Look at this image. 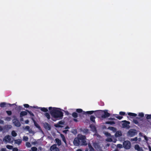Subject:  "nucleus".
I'll return each mask as SVG.
<instances>
[{
  "mask_svg": "<svg viewBox=\"0 0 151 151\" xmlns=\"http://www.w3.org/2000/svg\"><path fill=\"white\" fill-rule=\"evenodd\" d=\"M50 113L52 116L56 119H62L63 116V113L58 109L57 108L50 107L48 108Z\"/></svg>",
  "mask_w": 151,
  "mask_h": 151,
  "instance_id": "obj_1",
  "label": "nucleus"
},
{
  "mask_svg": "<svg viewBox=\"0 0 151 151\" xmlns=\"http://www.w3.org/2000/svg\"><path fill=\"white\" fill-rule=\"evenodd\" d=\"M86 137L85 136L78 135V137L75 138L73 142V143L76 146H79L80 145V141L82 142L81 145H87L86 141Z\"/></svg>",
  "mask_w": 151,
  "mask_h": 151,
  "instance_id": "obj_2",
  "label": "nucleus"
},
{
  "mask_svg": "<svg viewBox=\"0 0 151 151\" xmlns=\"http://www.w3.org/2000/svg\"><path fill=\"white\" fill-rule=\"evenodd\" d=\"M137 130L135 129H131L128 132L127 135L128 137H132L137 134Z\"/></svg>",
  "mask_w": 151,
  "mask_h": 151,
  "instance_id": "obj_3",
  "label": "nucleus"
},
{
  "mask_svg": "<svg viewBox=\"0 0 151 151\" xmlns=\"http://www.w3.org/2000/svg\"><path fill=\"white\" fill-rule=\"evenodd\" d=\"M97 111H99V112H101L102 114V115L101 116V117L103 119H105L106 118L110 116V114L107 112V111L106 110H105L104 111L102 110H98Z\"/></svg>",
  "mask_w": 151,
  "mask_h": 151,
  "instance_id": "obj_4",
  "label": "nucleus"
},
{
  "mask_svg": "<svg viewBox=\"0 0 151 151\" xmlns=\"http://www.w3.org/2000/svg\"><path fill=\"white\" fill-rule=\"evenodd\" d=\"M123 146L126 149H130L131 146L130 142L129 141H124L123 143Z\"/></svg>",
  "mask_w": 151,
  "mask_h": 151,
  "instance_id": "obj_5",
  "label": "nucleus"
},
{
  "mask_svg": "<svg viewBox=\"0 0 151 151\" xmlns=\"http://www.w3.org/2000/svg\"><path fill=\"white\" fill-rule=\"evenodd\" d=\"M122 122H123V123L122 124V127L123 128H126L128 129L130 128V126H129V124H130V122H129L127 121L126 120H124L122 121Z\"/></svg>",
  "mask_w": 151,
  "mask_h": 151,
  "instance_id": "obj_6",
  "label": "nucleus"
},
{
  "mask_svg": "<svg viewBox=\"0 0 151 151\" xmlns=\"http://www.w3.org/2000/svg\"><path fill=\"white\" fill-rule=\"evenodd\" d=\"M13 122L15 126L17 127H19L21 126V124L17 118L14 119L13 120Z\"/></svg>",
  "mask_w": 151,
  "mask_h": 151,
  "instance_id": "obj_7",
  "label": "nucleus"
},
{
  "mask_svg": "<svg viewBox=\"0 0 151 151\" xmlns=\"http://www.w3.org/2000/svg\"><path fill=\"white\" fill-rule=\"evenodd\" d=\"M50 149L51 151H60L59 148L57 147L56 144H54L51 146L50 147Z\"/></svg>",
  "mask_w": 151,
  "mask_h": 151,
  "instance_id": "obj_8",
  "label": "nucleus"
},
{
  "mask_svg": "<svg viewBox=\"0 0 151 151\" xmlns=\"http://www.w3.org/2000/svg\"><path fill=\"white\" fill-rule=\"evenodd\" d=\"M11 137L9 135L5 136L3 139V141H5L6 142H10L11 140Z\"/></svg>",
  "mask_w": 151,
  "mask_h": 151,
  "instance_id": "obj_9",
  "label": "nucleus"
},
{
  "mask_svg": "<svg viewBox=\"0 0 151 151\" xmlns=\"http://www.w3.org/2000/svg\"><path fill=\"white\" fill-rule=\"evenodd\" d=\"M44 128L48 130H50L51 129V126L47 122H45L44 124Z\"/></svg>",
  "mask_w": 151,
  "mask_h": 151,
  "instance_id": "obj_10",
  "label": "nucleus"
},
{
  "mask_svg": "<svg viewBox=\"0 0 151 151\" xmlns=\"http://www.w3.org/2000/svg\"><path fill=\"white\" fill-rule=\"evenodd\" d=\"M32 119L33 121V122L34 123V125L37 128H38L39 129H41V128L40 127V125L36 122L35 121V120L33 118H32Z\"/></svg>",
  "mask_w": 151,
  "mask_h": 151,
  "instance_id": "obj_11",
  "label": "nucleus"
},
{
  "mask_svg": "<svg viewBox=\"0 0 151 151\" xmlns=\"http://www.w3.org/2000/svg\"><path fill=\"white\" fill-rule=\"evenodd\" d=\"M135 149L138 151H142L143 150L142 148L140 147L139 145H136L134 146Z\"/></svg>",
  "mask_w": 151,
  "mask_h": 151,
  "instance_id": "obj_12",
  "label": "nucleus"
},
{
  "mask_svg": "<svg viewBox=\"0 0 151 151\" xmlns=\"http://www.w3.org/2000/svg\"><path fill=\"white\" fill-rule=\"evenodd\" d=\"M122 135V133L121 131H118L116 132L115 134V136L116 137H121Z\"/></svg>",
  "mask_w": 151,
  "mask_h": 151,
  "instance_id": "obj_13",
  "label": "nucleus"
},
{
  "mask_svg": "<svg viewBox=\"0 0 151 151\" xmlns=\"http://www.w3.org/2000/svg\"><path fill=\"white\" fill-rule=\"evenodd\" d=\"M27 112L26 111H22L20 114V117H22L23 116L27 115Z\"/></svg>",
  "mask_w": 151,
  "mask_h": 151,
  "instance_id": "obj_14",
  "label": "nucleus"
},
{
  "mask_svg": "<svg viewBox=\"0 0 151 151\" xmlns=\"http://www.w3.org/2000/svg\"><path fill=\"white\" fill-rule=\"evenodd\" d=\"M15 144H17L18 145H20L22 142V140L20 139L14 140Z\"/></svg>",
  "mask_w": 151,
  "mask_h": 151,
  "instance_id": "obj_15",
  "label": "nucleus"
},
{
  "mask_svg": "<svg viewBox=\"0 0 151 151\" xmlns=\"http://www.w3.org/2000/svg\"><path fill=\"white\" fill-rule=\"evenodd\" d=\"M38 109H40L41 111L44 112H46V113L48 111V110L47 108H46L39 107L38 108Z\"/></svg>",
  "mask_w": 151,
  "mask_h": 151,
  "instance_id": "obj_16",
  "label": "nucleus"
},
{
  "mask_svg": "<svg viewBox=\"0 0 151 151\" xmlns=\"http://www.w3.org/2000/svg\"><path fill=\"white\" fill-rule=\"evenodd\" d=\"M108 129L111 131H112L114 132H116V128L114 127H108Z\"/></svg>",
  "mask_w": 151,
  "mask_h": 151,
  "instance_id": "obj_17",
  "label": "nucleus"
},
{
  "mask_svg": "<svg viewBox=\"0 0 151 151\" xmlns=\"http://www.w3.org/2000/svg\"><path fill=\"white\" fill-rule=\"evenodd\" d=\"M55 141L56 143L58 146H60L61 145V140L58 138H56L55 139Z\"/></svg>",
  "mask_w": 151,
  "mask_h": 151,
  "instance_id": "obj_18",
  "label": "nucleus"
},
{
  "mask_svg": "<svg viewBox=\"0 0 151 151\" xmlns=\"http://www.w3.org/2000/svg\"><path fill=\"white\" fill-rule=\"evenodd\" d=\"M88 147L89 149V151H94V149L90 143L88 144Z\"/></svg>",
  "mask_w": 151,
  "mask_h": 151,
  "instance_id": "obj_19",
  "label": "nucleus"
},
{
  "mask_svg": "<svg viewBox=\"0 0 151 151\" xmlns=\"http://www.w3.org/2000/svg\"><path fill=\"white\" fill-rule=\"evenodd\" d=\"M97 111H87L86 112H84L86 114H91L93 113L94 112Z\"/></svg>",
  "mask_w": 151,
  "mask_h": 151,
  "instance_id": "obj_20",
  "label": "nucleus"
},
{
  "mask_svg": "<svg viewBox=\"0 0 151 151\" xmlns=\"http://www.w3.org/2000/svg\"><path fill=\"white\" fill-rule=\"evenodd\" d=\"M60 136L62 138L63 141L64 142V143L65 144H66V141L64 135L63 134H60Z\"/></svg>",
  "mask_w": 151,
  "mask_h": 151,
  "instance_id": "obj_21",
  "label": "nucleus"
},
{
  "mask_svg": "<svg viewBox=\"0 0 151 151\" xmlns=\"http://www.w3.org/2000/svg\"><path fill=\"white\" fill-rule=\"evenodd\" d=\"M7 104L5 102H2L0 104V106L2 108L7 106Z\"/></svg>",
  "mask_w": 151,
  "mask_h": 151,
  "instance_id": "obj_22",
  "label": "nucleus"
},
{
  "mask_svg": "<svg viewBox=\"0 0 151 151\" xmlns=\"http://www.w3.org/2000/svg\"><path fill=\"white\" fill-rule=\"evenodd\" d=\"M95 117L93 115H91L90 117V119L91 121L94 123H95Z\"/></svg>",
  "mask_w": 151,
  "mask_h": 151,
  "instance_id": "obj_23",
  "label": "nucleus"
},
{
  "mask_svg": "<svg viewBox=\"0 0 151 151\" xmlns=\"http://www.w3.org/2000/svg\"><path fill=\"white\" fill-rule=\"evenodd\" d=\"M128 115L130 116H134L135 117L137 116V114L135 113H131V112H129L128 113Z\"/></svg>",
  "mask_w": 151,
  "mask_h": 151,
  "instance_id": "obj_24",
  "label": "nucleus"
},
{
  "mask_svg": "<svg viewBox=\"0 0 151 151\" xmlns=\"http://www.w3.org/2000/svg\"><path fill=\"white\" fill-rule=\"evenodd\" d=\"M105 124H108L112 125L115 124V122L114 121H107L105 122Z\"/></svg>",
  "mask_w": 151,
  "mask_h": 151,
  "instance_id": "obj_25",
  "label": "nucleus"
},
{
  "mask_svg": "<svg viewBox=\"0 0 151 151\" xmlns=\"http://www.w3.org/2000/svg\"><path fill=\"white\" fill-rule=\"evenodd\" d=\"M72 116L74 118H76L78 116V115L77 113L74 112L72 114Z\"/></svg>",
  "mask_w": 151,
  "mask_h": 151,
  "instance_id": "obj_26",
  "label": "nucleus"
},
{
  "mask_svg": "<svg viewBox=\"0 0 151 151\" xmlns=\"http://www.w3.org/2000/svg\"><path fill=\"white\" fill-rule=\"evenodd\" d=\"M45 116L49 120L50 119V114L47 112H46L45 114Z\"/></svg>",
  "mask_w": 151,
  "mask_h": 151,
  "instance_id": "obj_27",
  "label": "nucleus"
},
{
  "mask_svg": "<svg viewBox=\"0 0 151 151\" xmlns=\"http://www.w3.org/2000/svg\"><path fill=\"white\" fill-rule=\"evenodd\" d=\"M24 109L21 106H19L17 109V110L18 111H20L21 110H23Z\"/></svg>",
  "mask_w": 151,
  "mask_h": 151,
  "instance_id": "obj_28",
  "label": "nucleus"
},
{
  "mask_svg": "<svg viewBox=\"0 0 151 151\" xmlns=\"http://www.w3.org/2000/svg\"><path fill=\"white\" fill-rule=\"evenodd\" d=\"M12 136L15 137L17 135V133L14 131H13L12 132Z\"/></svg>",
  "mask_w": 151,
  "mask_h": 151,
  "instance_id": "obj_29",
  "label": "nucleus"
},
{
  "mask_svg": "<svg viewBox=\"0 0 151 151\" xmlns=\"http://www.w3.org/2000/svg\"><path fill=\"white\" fill-rule=\"evenodd\" d=\"M26 111L29 113L30 116H35L34 114L31 111L28 110H26Z\"/></svg>",
  "mask_w": 151,
  "mask_h": 151,
  "instance_id": "obj_30",
  "label": "nucleus"
},
{
  "mask_svg": "<svg viewBox=\"0 0 151 151\" xmlns=\"http://www.w3.org/2000/svg\"><path fill=\"white\" fill-rule=\"evenodd\" d=\"M145 116L147 119H151V114H146Z\"/></svg>",
  "mask_w": 151,
  "mask_h": 151,
  "instance_id": "obj_31",
  "label": "nucleus"
},
{
  "mask_svg": "<svg viewBox=\"0 0 151 151\" xmlns=\"http://www.w3.org/2000/svg\"><path fill=\"white\" fill-rule=\"evenodd\" d=\"M28 138L27 136H24L23 137V140L25 141H27L28 140Z\"/></svg>",
  "mask_w": 151,
  "mask_h": 151,
  "instance_id": "obj_32",
  "label": "nucleus"
},
{
  "mask_svg": "<svg viewBox=\"0 0 151 151\" xmlns=\"http://www.w3.org/2000/svg\"><path fill=\"white\" fill-rule=\"evenodd\" d=\"M6 148L9 150H11L13 148V147L12 145H7L6 146Z\"/></svg>",
  "mask_w": 151,
  "mask_h": 151,
  "instance_id": "obj_33",
  "label": "nucleus"
},
{
  "mask_svg": "<svg viewBox=\"0 0 151 151\" xmlns=\"http://www.w3.org/2000/svg\"><path fill=\"white\" fill-rule=\"evenodd\" d=\"M106 141L108 142H111L112 141V139L111 138H108L106 139Z\"/></svg>",
  "mask_w": 151,
  "mask_h": 151,
  "instance_id": "obj_34",
  "label": "nucleus"
},
{
  "mask_svg": "<svg viewBox=\"0 0 151 151\" xmlns=\"http://www.w3.org/2000/svg\"><path fill=\"white\" fill-rule=\"evenodd\" d=\"M26 146L28 147H31V144L30 142H27L26 143Z\"/></svg>",
  "mask_w": 151,
  "mask_h": 151,
  "instance_id": "obj_35",
  "label": "nucleus"
},
{
  "mask_svg": "<svg viewBox=\"0 0 151 151\" xmlns=\"http://www.w3.org/2000/svg\"><path fill=\"white\" fill-rule=\"evenodd\" d=\"M76 111L78 113H81L82 112H83V111L81 109H76Z\"/></svg>",
  "mask_w": 151,
  "mask_h": 151,
  "instance_id": "obj_36",
  "label": "nucleus"
},
{
  "mask_svg": "<svg viewBox=\"0 0 151 151\" xmlns=\"http://www.w3.org/2000/svg\"><path fill=\"white\" fill-rule=\"evenodd\" d=\"M6 112L9 116H10L12 114V112L11 111H6Z\"/></svg>",
  "mask_w": 151,
  "mask_h": 151,
  "instance_id": "obj_37",
  "label": "nucleus"
},
{
  "mask_svg": "<svg viewBox=\"0 0 151 151\" xmlns=\"http://www.w3.org/2000/svg\"><path fill=\"white\" fill-rule=\"evenodd\" d=\"M37 148L36 147H34L31 148V150L32 151H37Z\"/></svg>",
  "mask_w": 151,
  "mask_h": 151,
  "instance_id": "obj_38",
  "label": "nucleus"
},
{
  "mask_svg": "<svg viewBox=\"0 0 151 151\" xmlns=\"http://www.w3.org/2000/svg\"><path fill=\"white\" fill-rule=\"evenodd\" d=\"M138 116L141 117H142L144 116V114L142 112L139 113L138 114Z\"/></svg>",
  "mask_w": 151,
  "mask_h": 151,
  "instance_id": "obj_39",
  "label": "nucleus"
},
{
  "mask_svg": "<svg viewBox=\"0 0 151 151\" xmlns=\"http://www.w3.org/2000/svg\"><path fill=\"white\" fill-rule=\"evenodd\" d=\"M83 132L85 133H87L88 132V130L87 129H83Z\"/></svg>",
  "mask_w": 151,
  "mask_h": 151,
  "instance_id": "obj_40",
  "label": "nucleus"
},
{
  "mask_svg": "<svg viewBox=\"0 0 151 151\" xmlns=\"http://www.w3.org/2000/svg\"><path fill=\"white\" fill-rule=\"evenodd\" d=\"M133 122L134 124H138L139 123V122H138V121L136 119H133Z\"/></svg>",
  "mask_w": 151,
  "mask_h": 151,
  "instance_id": "obj_41",
  "label": "nucleus"
},
{
  "mask_svg": "<svg viewBox=\"0 0 151 151\" xmlns=\"http://www.w3.org/2000/svg\"><path fill=\"white\" fill-rule=\"evenodd\" d=\"M115 117L119 120H120L123 118L122 116H119L117 115V116H115Z\"/></svg>",
  "mask_w": 151,
  "mask_h": 151,
  "instance_id": "obj_42",
  "label": "nucleus"
},
{
  "mask_svg": "<svg viewBox=\"0 0 151 151\" xmlns=\"http://www.w3.org/2000/svg\"><path fill=\"white\" fill-rule=\"evenodd\" d=\"M54 126L56 127H62L61 126L59 125L58 123L55 124Z\"/></svg>",
  "mask_w": 151,
  "mask_h": 151,
  "instance_id": "obj_43",
  "label": "nucleus"
},
{
  "mask_svg": "<svg viewBox=\"0 0 151 151\" xmlns=\"http://www.w3.org/2000/svg\"><path fill=\"white\" fill-rule=\"evenodd\" d=\"M117 147L119 148H122L123 147L122 145L121 144H118L117 145Z\"/></svg>",
  "mask_w": 151,
  "mask_h": 151,
  "instance_id": "obj_44",
  "label": "nucleus"
},
{
  "mask_svg": "<svg viewBox=\"0 0 151 151\" xmlns=\"http://www.w3.org/2000/svg\"><path fill=\"white\" fill-rule=\"evenodd\" d=\"M5 120L9 121L11 120V118L10 117H7L6 118Z\"/></svg>",
  "mask_w": 151,
  "mask_h": 151,
  "instance_id": "obj_45",
  "label": "nucleus"
},
{
  "mask_svg": "<svg viewBox=\"0 0 151 151\" xmlns=\"http://www.w3.org/2000/svg\"><path fill=\"white\" fill-rule=\"evenodd\" d=\"M131 140H132L134 141H137L138 140V138L137 137H134V138L131 139Z\"/></svg>",
  "mask_w": 151,
  "mask_h": 151,
  "instance_id": "obj_46",
  "label": "nucleus"
},
{
  "mask_svg": "<svg viewBox=\"0 0 151 151\" xmlns=\"http://www.w3.org/2000/svg\"><path fill=\"white\" fill-rule=\"evenodd\" d=\"M119 114L121 115H124L125 114V113L123 111H120L119 112Z\"/></svg>",
  "mask_w": 151,
  "mask_h": 151,
  "instance_id": "obj_47",
  "label": "nucleus"
},
{
  "mask_svg": "<svg viewBox=\"0 0 151 151\" xmlns=\"http://www.w3.org/2000/svg\"><path fill=\"white\" fill-rule=\"evenodd\" d=\"M24 106L25 108H29V105L27 104H24Z\"/></svg>",
  "mask_w": 151,
  "mask_h": 151,
  "instance_id": "obj_48",
  "label": "nucleus"
},
{
  "mask_svg": "<svg viewBox=\"0 0 151 151\" xmlns=\"http://www.w3.org/2000/svg\"><path fill=\"white\" fill-rule=\"evenodd\" d=\"M58 123L60 125L63 124H64L63 122L61 121L59 122Z\"/></svg>",
  "mask_w": 151,
  "mask_h": 151,
  "instance_id": "obj_49",
  "label": "nucleus"
},
{
  "mask_svg": "<svg viewBox=\"0 0 151 151\" xmlns=\"http://www.w3.org/2000/svg\"><path fill=\"white\" fill-rule=\"evenodd\" d=\"M30 127L29 126H26L25 127V129H27V130H29V129Z\"/></svg>",
  "mask_w": 151,
  "mask_h": 151,
  "instance_id": "obj_50",
  "label": "nucleus"
},
{
  "mask_svg": "<svg viewBox=\"0 0 151 151\" xmlns=\"http://www.w3.org/2000/svg\"><path fill=\"white\" fill-rule=\"evenodd\" d=\"M90 127L91 128H93L95 129H96V127L94 125H90Z\"/></svg>",
  "mask_w": 151,
  "mask_h": 151,
  "instance_id": "obj_51",
  "label": "nucleus"
},
{
  "mask_svg": "<svg viewBox=\"0 0 151 151\" xmlns=\"http://www.w3.org/2000/svg\"><path fill=\"white\" fill-rule=\"evenodd\" d=\"M4 123V121L1 119H0V124H3Z\"/></svg>",
  "mask_w": 151,
  "mask_h": 151,
  "instance_id": "obj_52",
  "label": "nucleus"
},
{
  "mask_svg": "<svg viewBox=\"0 0 151 151\" xmlns=\"http://www.w3.org/2000/svg\"><path fill=\"white\" fill-rule=\"evenodd\" d=\"M109 120H115V119L113 118H109Z\"/></svg>",
  "mask_w": 151,
  "mask_h": 151,
  "instance_id": "obj_53",
  "label": "nucleus"
},
{
  "mask_svg": "<svg viewBox=\"0 0 151 151\" xmlns=\"http://www.w3.org/2000/svg\"><path fill=\"white\" fill-rule=\"evenodd\" d=\"M144 138L145 139L146 141H147L148 140V139L146 136H145V135L144 136Z\"/></svg>",
  "mask_w": 151,
  "mask_h": 151,
  "instance_id": "obj_54",
  "label": "nucleus"
},
{
  "mask_svg": "<svg viewBox=\"0 0 151 151\" xmlns=\"http://www.w3.org/2000/svg\"><path fill=\"white\" fill-rule=\"evenodd\" d=\"M6 149L5 148H2L1 149V151H6Z\"/></svg>",
  "mask_w": 151,
  "mask_h": 151,
  "instance_id": "obj_55",
  "label": "nucleus"
},
{
  "mask_svg": "<svg viewBox=\"0 0 151 151\" xmlns=\"http://www.w3.org/2000/svg\"><path fill=\"white\" fill-rule=\"evenodd\" d=\"M25 122L26 124H28L29 122V121L28 120H27L25 121Z\"/></svg>",
  "mask_w": 151,
  "mask_h": 151,
  "instance_id": "obj_56",
  "label": "nucleus"
},
{
  "mask_svg": "<svg viewBox=\"0 0 151 151\" xmlns=\"http://www.w3.org/2000/svg\"><path fill=\"white\" fill-rule=\"evenodd\" d=\"M20 121L21 122L23 121V118L22 117H20Z\"/></svg>",
  "mask_w": 151,
  "mask_h": 151,
  "instance_id": "obj_57",
  "label": "nucleus"
},
{
  "mask_svg": "<svg viewBox=\"0 0 151 151\" xmlns=\"http://www.w3.org/2000/svg\"><path fill=\"white\" fill-rule=\"evenodd\" d=\"M65 113L66 114L68 115L69 114V112L67 111H65Z\"/></svg>",
  "mask_w": 151,
  "mask_h": 151,
  "instance_id": "obj_58",
  "label": "nucleus"
},
{
  "mask_svg": "<svg viewBox=\"0 0 151 151\" xmlns=\"http://www.w3.org/2000/svg\"><path fill=\"white\" fill-rule=\"evenodd\" d=\"M73 120L74 121L76 122H77L78 121V120L76 119H73Z\"/></svg>",
  "mask_w": 151,
  "mask_h": 151,
  "instance_id": "obj_59",
  "label": "nucleus"
},
{
  "mask_svg": "<svg viewBox=\"0 0 151 151\" xmlns=\"http://www.w3.org/2000/svg\"><path fill=\"white\" fill-rule=\"evenodd\" d=\"M3 130V128L1 126H0V131Z\"/></svg>",
  "mask_w": 151,
  "mask_h": 151,
  "instance_id": "obj_60",
  "label": "nucleus"
},
{
  "mask_svg": "<svg viewBox=\"0 0 151 151\" xmlns=\"http://www.w3.org/2000/svg\"><path fill=\"white\" fill-rule=\"evenodd\" d=\"M76 151H82V150L80 149H78Z\"/></svg>",
  "mask_w": 151,
  "mask_h": 151,
  "instance_id": "obj_61",
  "label": "nucleus"
},
{
  "mask_svg": "<svg viewBox=\"0 0 151 151\" xmlns=\"http://www.w3.org/2000/svg\"><path fill=\"white\" fill-rule=\"evenodd\" d=\"M31 107H33L34 108H38V107H37V106H36V107H35V106L32 107V106H31Z\"/></svg>",
  "mask_w": 151,
  "mask_h": 151,
  "instance_id": "obj_62",
  "label": "nucleus"
},
{
  "mask_svg": "<svg viewBox=\"0 0 151 151\" xmlns=\"http://www.w3.org/2000/svg\"><path fill=\"white\" fill-rule=\"evenodd\" d=\"M149 150H150V151H151V148L150 147H149Z\"/></svg>",
  "mask_w": 151,
  "mask_h": 151,
  "instance_id": "obj_63",
  "label": "nucleus"
},
{
  "mask_svg": "<svg viewBox=\"0 0 151 151\" xmlns=\"http://www.w3.org/2000/svg\"><path fill=\"white\" fill-rule=\"evenodd\" d=\"M8 104L10 106H12V104Z\"/></svg>",
  "mask_w": 151,
  "mask_h": 151,
  "instance_id": "obj_64",
  "label": "nucleus"
}]
</instances>
